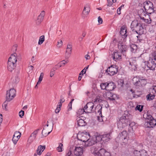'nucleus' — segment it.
Masks as SVG:
<instances>
[{
	"mask_svg": "<svg viewBox=\"0 0 156 156\" xmlns=\"http://www.w3.org/2000/svg\"><path fill=\"white\" fill-rule=\"evenodd\" d=\"M119 67L115 65H111L106 70V72L110 76H112L117 74L118 72Z\"/></svg>",
	"mask_w": 156,
	"mask_h": 156,
	"instance_id": "423d86ee",
	"label": "nucleus"
},
{
	"mask_svg": "<svg viewBox=\"0 0 156 156\" xmlns=\"http://www.w3.org/2000/svg\"><path fill=\"white\" fill-rule=\"evenodd\" d=\"M90 11V8L88 5H87L84 8L82 12V15L84 16H86L88 15Z\"/></svg>",
	"mask_w": 156,
	"mask_h": 156,
	"instance_id": "393cba45",
	"label": "nucleus"
},
{
	"mask_svg": "<svg viewBox=\"0 0 156 156\" xmlns=\"http://www.w3.org/2000/svg\"><path fill=\"white\" fill-rule=\"evenodd\" d=\"M139 22L138 20H134L132 21L130 25L131 29L133 32H135L136 29H137V26L139 25Z\"/></svg>",
	"mask_w": 156,
	"mask_h": 156,
	"instance_id": "2eb2a0df",
	"label": "nucleus"
},
{
	"mask_svg": "<svg viewBox=\"0 0 156 156\" xmlns=\"http://www.w3.org/2000/svg\"><path fill=\"white\" fill-rule=\"evenodd\" d=\"M62 66V65H61L59 63H58L53 68L55 70H56Z\"/></svg>",
	"mask_w": 156,
	"mask_h": 156,
	"instance_id": "09e8293b",
	"label": "nucleus"
},
{
	"mask_svg": "<svg viewBox=\"0 0 156 156\" xmlns=\"http://www.w3.org/2000/svg\"><path fill=\"white\" fill-rule=\"evenodd\" d=\"M86 32L85 31H83V32L82 36L83 37H80L79 38V41H82L83 38L86 35Z\"/></svg>",
	"mask_w": 156,
	"mask_h": 156,
	"instance_id": "a18cd8bd",
	"label": "nucleus"
},
{
	"mask_svg": "<svg viewBox=\"0 0 156 156\" xmlns=\"http://www.w3.org/2000/svg\"><path fill=\"white\" fill-rule=\"evenodd\" d=\"M44 41V36L42 35L40 37L38 42V44L41 45L42 44Z\"/></svg>",
	"mask_w": 156,
	"mask_h": 156,
	"instance_id": "c9c22d12",
	"label": "nucleus"
},
{
	"mask_svg": "<svg viewBox=\"0 0 156 156\" xmlns=\"http://www.w3.org/2000/svg\"><path fill=\"white\" fill-rule=\"evenodd\" d=\"M130 47L131 52L135 53L137 49V46L135 44H132L130 45Z\"/></svg>",
	"mask_w": 156,
	"mask_h": 156,
	"instance_id": "7c9ffc66",
	"label": "nucleus"
},
{
	"mask_svg": "<svg viewBox=\"0 0 156 156\" xmlns=\"http://www.w3.org/2000/svg\"><path fill=\"white\" fill-rule=\"evenodd\" d=\"M128 133L126 131H123L119 134L120 140L122 141V145H126L128 144V140L129 139L128 136Z\"/></svg>",
	"mask_w": 156,
	"mask_h": 156,
	"instance_id": "39448f33",
	"label": "nucleus"
},
{
	"mask_svg": "<svg viewBox=\"0 0 156 156\" xmlns=\"http://www.w3.org/2000/svg\"><path fill=\"white\" fill-rule=\"evenodd\" d=\"M102 100L98 98L97 97L94 99V102H101Z\"/></svg>",
	"mask_w": 156,
	"mask_h": 156,
	"instance_id": "603ef678",
	"label": "nucleus"
},
{
	"mask_svg": "<svg viewBox=\"0 0 156 156\" xmlns=\"http://www.w3.org/2000/svg\"><path fill=\"white\" fill-rule=\"evenodd\" d=\"M77 122L78 126H85L87 124L86 122L84 120L81 119L78 120Z\"/></svg>",
	"mask_w": 156,
	"mask_h": 156,
	"instance_id": "c756f323",
	"label": "nucleus"
},
{
	"mask_svg": "<svg viewBox=\"0 0 156 156\" xmlns=\"http://www.w3.org/2000/svg\"><path fill=\"white\" fill-rule=\"evenodd\" d=\"M47 129H45L44 128H43V129L42 131L41 134L43 137H45L48 136L51 131V130L50 131H48Z\"/></svg>",
	"mask_w": 156,
	"mask_h": 156,
	"instance_id": "2f4dec72",
	"label": "nucleus"
},
{
	"mask_svg": "<svg viewBox=\"0 0 156 156\" xmlns=\"http://www.w3.org/2000/svg\"><path fill=\"white\" fill-rule=\"evenodd\" d=\"M143 107V105H137L135 108V109L136 110H138L140 112L142 111Z\"/></svg>",
	"mask_w": 156,
	"mask_h": 156,
	"instance_id": "e433bc0d",
	"label": "nucleus"
},
{
	"mask_svg": "<svg viewBox=\"0 0 156 156\" xmlns=\"http://www.w3.org/2000/svg\"><path fill=\"white\" fill-rule=\"evenodd\" d=\"M144 21L145 23H147L148 24L151 23V20H149V19H145V20H144Z\"/></svg>",
	"mask_w": 156,
	"mask_h": 156,
	"instance_id": "0e129e2a",
	"label": "nucleus"
},
{
	"mask_svg": "<svg viewBox=\"0 0 156 156\" xmlns=\"http://www.w3.org/2000/svg\"><path fill=\"white\" fill-rule=\"evenodd\" d=\"M151 94V93L147 95L146 98L147 101H150L154 99H156V95H155V94Z\"/></svg>",
	"mask_w": 156,
	"mask_h": 156,
	"instance_id": "cd10ccee",
	"label": "nucleus"
},
{
	"mask_svg": "<svg viewBox=\"0 0 156 156\" xmlns=\"http://www.w3.org/2000/svg\"><path fill=\"white\" fill-rule=\"evenodd\" d=\"M72 154L71 152L70 151H69L68 153L66 154V156H71Z\"/></svg>",
	"mask_w": 156,
	"mask_h": 156,
	"instance_id": "774afa93",
	"label": "nucleus"
},
{
	"mask_svg": "<svg viewBox=\"0 0 156 156\" xmlns=\"http://www.w3.org/2000/svg\"><path fill=\"white\" fill-rule=\"evenodd\" d=\"M118 47L121 53L125 52L127 50V46L124 44L123 43H119L118 44Z\"/></svg>",
	"mask_w": 156,
	"mask_h": 156,
	"instance_id": "dca6fc26",
	"label": "nucleus"
},
{
	"mask_svg": "<svg viewBox=\"0 0 156 156\" xmlns=\"http://www.w3.org/2000/svg\"><path fill=\"white\" fill-rule=\"evenodd\" d=\"M16 65V64L11 63L10 62H8V69L9 71L12 72L15 68Z\"/></svg>",
	"mask_w": 156,
	"mask_h": 156,
	"instance_id": "b1692460",
	"label": "nucleus"
},
{
	"mask_svg": "<svg viewBox=\"0 0 156 156\" xmlns=\"http://www.w3.org/2000/svg\"><path fill=\"white\" fill-rule=\"evenodd\" d=\"M132 116L128 112H125L121 116L117 118V124L118 128L123 129L127 127L131 121Z\"/></svg>",
	"mask_w": 156,
	"mask_h": 156,
	"instance_id": "f03ea898",
	"label": "nucleus"
},
{
	"mask_svg": "<svg viewBox=\"0 0 156 156\" xmlns=\"http://www.w3.org/2000/svg\"><path fill=\"white\" fill-rule=\"evenodd\" d=\"M74 101V99H72L71 100L70 102H69V105H68V106L69 107V108H68L69 110H71L72 109V105L73 101Z\"/></svg>",
	"mask_w": 156,
	"mask_h": 156,
	"instance_id": "8fccbe9b",
	"label": "nucleus"
},
{
	"mask_svg": "<svg viewBox=\"0 0 156 156\" xmlns=\"http://www.w3.org/2000/svg\"><path fill=\"white\" fill-rule=\"evenodd\" d=\"M42 128H40L39 129H37L33 133L36 136L37 134V133L38 131L40 130V129H41Z\"/></svg>",
	"mask_w": 156,
	"mask_h": 156,
	"instance_id": "680f3d73",
	"label": "nucleus"
},
{
	"mask_svg": "<svg viewBox=\"0 0 156 156\" xmlns=\"http://www.w3.org/2000/svg\"><path fill=\"white\" fill-rule=\"evenodd\" d=\"M126 26L125 25L122 26L120 28V34L122 36H123L124 38L127 37V31L126 29Z\"/></svg>",
	"mask_w": 156,
	"mask_h": 156,
	"instance_id": "aec40b11",
	"label": "nucleus"
},
{
	"mask_svg": "<svg viewBox=\"0 0 156 156\" xmlns=\"http://www.w3.org/2000/svg\"><path fill=\"white\" fill-rule=\"evenodd\" d=\"M97 137H93L91 139H86L85 140L83 139H81V140L84 142L85 143V145L87 146H90L94 144L97 142L96 141Z\"/></svg>",
	"mask_w": 156,
	"mask_h": 156,
	"instance_id": "6e6552de",
	"label": "nucleus"
},
{
	"mask_svg": "<svg viewBox=\"0 0 156 156\" xmlns=\"http://www.w3.org/2000/svg\"><path fill=\"white\" fill-rule=\"evenodd\" d=\"M85 110H84V108H83V109L81 108L79 109L76 112V114L78 115H80L83 114L84 112H85L86 113V111Z\"/></svg>",
	"mask_w": 156,
	"mask_h": 156,
	"instance_id": "f704fd0d",
	"label": "nucleus"
},
{
	"mask_svg": "<svg viewBox=\"0 0 156 156\" xmlns=\"http://www.w3.org/2000/svg\"><path fill=\"white\" fill-rule=\"evenodd\" d=\"M116 0H107L108 2V4L107 5L109 6H111L113 4V3L115 2Z\"/></svg>",
	"mask_w": 156,
	"mask_h": 156,
	"instance_id": "58836bf2",
	"label": "nucleus"
},
{
	"mask_svg": "<svg viewBox=\"0 0 156 156\" xmlns=\"http://www.w3.org/2000/svg\"><path fill=\"white\" fill-rule=\"evenodd\" d=\"M45 148V145L42 146L40 145L38 146L37 149L36 151V152L37 154L39 155H40Z\"/></svg>",
	"mask_w": 156,
	"mask_h": 156,
	"instance_id": "bb28decb",
	"label": "nucleus"
},
{
	"mask_svg": "<svg viewBox=\"0 0 156 156\" xmlns=\"http://www.w3.org/2000/svg\"><path fill=\"white\" fill-rule=\"evenodd\" d=\"M98 21L99 23L102 24V23L103 20L102 18H101L100 16H99L98 18Z\"/></svg>",
	"mask_w": 156,
	"mask_h": 156,
	"instance_id": "052dcab7",
	"label": "nucleus"
},
{
	"mask_svg": "<svg viewBox=\"0 0 156 156\" xmlns=\"http://www.w3.org/2000/svg\"><path fill=\"white\" fill-rule=\"evenodd\" d=\"M8 102L6 100L2 104V107L4 109H5L6 110L7 109V107Z\"/></svg>",
	"mask_w": 156,
	"mask_h": 156,
	"instance_id": "37998d69",
	"label": "nucleus"
},
{
	"mask_svg": "<svg viewBox=\"0 0 156 156\" xmlns=\"http://www.w3.org/2000/svg\"><path fill=\"white\" fill-rule=\"evenodd\" d=\"M44 75V74L43 73H41L38 80H39V81H42L43 78V77Z\"/></svg>",
	"mask_w": 156,
	"mask_h": 156,
	"instance_id": "13d9d810",
	"label": "nucleus"
},
{
	"mask_svg": "<svg viewBox=\"0 0 156 156\" xmlns=\"http://www.w3.org/2000/svg\"><path fill=\"white\" fill-rule=\"evenodd\" d=\"M139 79L142 87L144 86L147 83V79L144 78L143 77H141L140 76H139Z\"/></svg>",
	"mask_w": 156,
	"mask_h": 156,
	"instance_id": "c85d7f7f",
	"label": "nucleus"
},
{
	"mask_svg": "<svg viewBox=\"0 0 156 156\" xmlns=\"http://www.w3.org/2000/svg\"><path fill=\"white\" fill-rule=\"evenodd\" d=\"M21 135V133L20 132L16 131L14 133L13 136L20 139Z\"/></svg>",
	"mask_w": 156,
	"mask_h": 156,
	"instance_id": "4c0bfd02",
	"label": "nucleus"
},
{
	"mask_svg": "<svg viewBox=\"0 0 156 156\" xmlns=\"http://www.w3.org/2000/svg\"><path fill=\"white\" fill-rule=\"evenodd\" d=\"M36 135L34 134L33 133L31 134L30 137H29L28 141H29L30 140V138L32 137V139H31L32 140H35L36 139Z\"/></svg>",
	"mask_w": 156,
	"mask_h": 156,
	"instance_id": "c03bdc74",
	"label": "nucleus"
},
{
	"mask_svg": "<svg viewBox=\"0 0 156 156\" xmlns=\"http://www.w3.org/2000/svg\"><path fill=\"white\" fill-rule=\"evenodd\" d=\"M57 46L59 48L61 47L62 45V42L61 40L59 42L58 41L57 44Z\"/></svg>",
	"mask_w": 156,
	"mask_h": 156,
	"instance_id": "bf43d9fd",
	"label": "nucleus"
},
{
	"mask_svg": "<svg viewBox=\"0 0 156 156\" xmlns=\"http://www.w3.org/2000/svg\"><path fill=\"white\" fill-rule=\"evenodd\" d=\"M143 5L147 15H151L155 12L156 8L153 3L149 0H146L143 3Z\"/></svg>",
	"mask_w": 156,
	"mask_h": 156,
	"instance_id": "20e7f679",
	"label": "nucleus"
},
{
	"mask_svg": "<svg viewBox=\"0 0 156 156\" xmlns=\"http://www.w3.org/2000/svg\"><path fill=\"white\" fill-rule=\"evenodd\" d=\"M134 156H149L147 152L144 149L140 151L135 150L133 152Z\"/></svg>",
	"mask_w": 156,
	"mask_h": 156,
	"instance_id": "9d476101",
	"label": "nucleus"
},
{
	"mask_svg": "<svg viewBox=\"0 0 156 156\" xmlns=\"http://www.w3.org/2000/svg\"><path fill=\"white\" fill-rule=\"evenodd\" d=\"M17 54L16 53L12 54L9 58L8 62H10L11 63L16 64L17 61L16 57Z\"/></svg>",
	"mask_w": 156,
	"mask_h": 156,
	"instance_id": "a211bd4d",
	"label": "nucleus"
},
{
	"mask_svg": "<svg viewBox=\"0 0 156 156\" xmlns=\"http://www.w3.org/2000/svg\"><path fill=\"white\" fill-rule=\"evenodd\" d=\"M83 147H76L74 150V153L75 155L80 156L83 154Z\"/></svg>",
	"mask_w": 156,
	"mask_h": 156,
	"instance_id": "ddd939ff",
	"label": "nucleus"
},
{
	"mask_svg": "<svg viewBox=\"0 0 156 156\" xmlns=\"http://www.w3.org/2000/svg\"><path fill=\"white\" fill-rule=\"evenodd\" d=\"M113 60L115 61H117L121 59L122 55L120 52L115 50L112 55Z\"/></svg>",
	"mask_w": 156,
	"mask_h": 156,
	"instance_id": "9b49d317",
	"label": "nucleus"
},
{
	"mask_svg": "<svg viewBox=\"0 0 156 156\" xmlns=\"http://www.w3.org/2000/svg\"><path fill=\"white\" fill-rule=\"evenodd\" d=\"M138 13L139 15H143L144 16H146V14L145 10H144L143 9H141L138 10Z\"/></svg>",
	"mask_w": 156,
	"mask_h": 156,
	"instance_id": "72a5a7b5",
	"label": "nucleus"
},
{
	"mask_svg": "<svg viewBox=\"0 0 156 156\" xmlns=\"http://www.w3.org/2000/svg\"><path fill=\"white\" fill-rule=\"evenodd\" d=\"M107 83H101L100 84V87L101 89L102 90L105 89H107Z\"/></svg>",
	"mask_w": 156,
	"mask_h": 156,
	"instance_id": "ea45409f",
	"label": "nucleus"
},
{
	"mask_svg": "<svg viewBox=\"0 0 156 156\" xmlns=\"http://www.w3.org/2000/svg\"><path fill=\"white\" fill-rule=\"evenodd\" d=\"M129 91L132 92L133 94V97L134 98L136 97L137 95L135 94V90L131 89Z\"/></svg>",
	"mask_w": 156,
	"mask_h": 156,
	"instance_id": "4d7b16f0",
	"label": "nucleus"
},
{
	"mask_svg": "<svg viewBox=\"0 0 156 156\" xmlns=\"http://www.w3.org/2000/svg\"><path fill=\"white\" fill-rule=\"evenodd\" d=\"M116 96H114V97H108V99L110 101H112L113 102H114V101L115 100V98L116 97Z\"/></svg>",
	"mask_w": 156,
	"mask_h": 156,
	"instance_id": "6e6d98bb",
	"label": "nucleus"
},
{
	"mask_svg": "<svg viewBox=\"0 0 156 156\" xmlns=\"http://www.w3.org/2000/svg\"><path fill=\"white\" fill-rule=\"evenodd\" d=\"M45 15V12L44 11H41L40 15L38 16L36 23L38 24H40L43 20Z\"/></svg>",
	"mask_w": 156,
	"mask_h": 156,
	"instance_id": "4be33fe9",
	"label": "nucleus"
},
{
	"mask_svg": "<svg viewBox=\"0 0 156 156\" xmlns=\"http://www.w3.org/2000/svg\"><path fill=\"white\" fill-rule=\"evenodd\" d=\"M16 90L14 88L10 89L9 91H7L6 99L7 101H10L16 95Z\"/></svg>",
	"mask_w": 156,
	"mask_h": 156,
	"instance_id": "0eeeda50",
	"label": "nucleus"
},
{
	"mask_svg": "<svg viewBox=\"0 0 156 156\" xmlns=\"http://www.w3.org/2000/svg\"><path fill=\"white\" fill-rule=\"evenodd\" d=\"M143 117L145 119L144 124L146 128H153L156 125V120L148 112L143 115Z\"/></svg>",
	"mask_w": 156,
	"mask_h": 156,
	"instance_id": "7ed1b4c3",
	"label": "nucleus"
},
{
	"mask_svg": "<svg viewBox=\"0 0 156 156\" xmlns=\"http://www.w3.org/2000/svg\"><path fill=\"white\" fill-rule=\"evenodd\" d=\"M146 65L149 69L154 70L156 67V61L154 59H154L149 60L148 61Z\"/></svg>",
	"mask_w": 156,
	"mask_h": 156,
	"instance_id": "1a4fd4ad",
	"label": "nucleus"
},
{
	"mask_svg": "<svg viewBox=\"0 0 156 156\" xmlns=\"http://www.w3.org/2000/svg\"><path fill=\"white\" fill-rule=\"evenodd\" d=\"M56 70H55L53 68L51 69V71L50 73V76L51 77H52L54 75L55 72Z\"/></svg>",
	"mask_w": 156,
	"mask_h": 156,
	"instance_id": "864d4df0",
	"label": "nucleus"
},
{
	"mask_svg": "<svg viewBox=\"0 0 156 156\" xmlns=\"http://www.w3.org/2000/svg\"><path fill=\"white\" fill-rule=\"evenodd\" d=\"M3 120L2 115V114H0V126Z\"/></svg>",
	"mask_w": 156,
	"mask_h": 156,
	"instance_id": "338daca9",
	"label": "nucleus"
},
{
	"mask_svg": "<svg viewBox=\"0 0 156 156\" xmlns=\"http://www.w3.org/2000/svg\"><path fill=\"white\" fill-rule=\"evenodd\" d=\"M124 5L122 4L120 7L118 8L117 11V13L118 14L120 15L121 14V10L122 8V7H124Z\"/></svg>",
	"mask_w": 156,
	"mask_h": 156,
	"instance_id": "de8ad7c7",
	"label": "nucleus"
},
{
	"mask_svg": "<svg viewBox=\"0 0 156 156\" xmlns=\"http://www.w3.org/2000/svg\"><path fill=\"white\" fill-rule=\"evenodd\" d=\"M61 110V108L59 107H57V108L55 110V112L56 113H58Z\"/></svg>",
	"mask_w": 156,
	"mask_h": 156,
	"instance_id": "69168bd1",
	"label": "nucleus"
},
{
	"mask_svg": "<svg viewBox=\"0 0 156 156\" xmlns=\"http://www.w3.org/2000/svg\"><path fill=\"white\" fill-rule=\"evenodd\" d=\"M139 80V76H136L133 77L132 79L133 83L136 87H142Z\"/></svg>",
	"mask_w": 156,
	"mask_h": 156,
	"instance_id": "4468645a",
	"label": "nucleus"
},
{
	"mask_svg": "<svg viewBox=\"0 0 156 156\" xmlns=\"http://www.w3.org/2000/svg\"><path fill=\"white\" fill-rule=\"evenodd\" d=\"M136 123L134 122H131L129 123V127H130L131 129H128V132H131L132 131H133V127L135 125Z\"/></svg>",
	"mask_w": 156,
	"mask_h": 156,
	"instance_id": "473e14b6",
	"label": "nucleus"
},
{
	"mask_svg": "<svg viewBox=\"0 0 156 156\" xmlns=\"http://www.w3.org/2000/svg\"><path fill=\"white\" fill-rule=\"evenodd\" d=\"M72 45L70 44H69L67 45L66 50V58H68L70 56L72 51Z\"/></svg>",
	"mask_w": 156,
	"mask_h": 156,
	"instance_id": "f8f14e48",
	"label": "nucleus"
},
{
	"mask_svg": "<svg viewBox=\"0 0 156 156\" xmlns=\"http://www.w3.org/2000/svg\"><path fill=\"white\" fill-rule=\"evenodd\" d=\"M24 111L23 110H21L20 111L19 113L20 117L21 118H22L24 115Z\"/></svg>",
	"mask_w": 156,
	"mask_h": 156,
	"instance_id": "5fc2aeb1",
	"label": "nucleus"
},
{
	"mask_svg": "<svg viewBox=\"0 0 156 156\" xmlns=\"http://www.w3.org/2000/svg\"><path fill=\"white\" fill-rule=\"evenodd\" d=\"M99 150L98 148L95 146L92 147L90 148L91 153L95 156H97L98 155Z\"/></svg>",
	"mask_w": 156,
	"mask_h": 156,
	"instance_id": "a878e982",
	"label": "nucleus"
},
{
	"mask_svg": "<svg viewBox=\"0 0 156 156\" xmlns=\"http://www.w3.org/2000/svg\"><path fill=\"white\" fill-rule=\"evenodd\" d=\"M111 139V136L110 134L107 133L103 134L101 139V140L104 142H108Z\"/></svg>",
	"mask_w": 156,
	"mask_h": 156,
	"instance_id": "5701e85b",
	"label": "nucleus"
},
{
	"mask_svg": "<svg viewBox=\"0 0 156 156\" xmlns=\"http://www.w3.org/2000/svg\"><path fill=\"white\" fill-rule=\"evenodd\" d=\"M107 95H108V96H109V97H114V96H116V94H114L112 92H108L107 93Z\"/></svg>",
	"mask_w": 156,
	"mask_h": 156,
	"instance_id": "3c124183",
	"label": "nucleus"
},
{
	"mask_svg": "<svg viewBox=\"0 0 156 156\" xmlns=\"http://www.w3.org/2000/svg\"><path fill=\"white\" fill-rule=\"evenodd\" d=\"M85 68H84L83 69L80 73L78 79L79 81H80L81 80L82 76L83 75V74H84V70H85Z\"/></svg>",
	"mask_w": 156,
	"mask_h": 156,
	"instance_id": "a19ab883",
	"label": "nucleus"
},
{
	"mask_svg": "<svg viewBox=\"0 0 156 156\" xmlns=\"http://www.w3.org/2000/svg\"><path fill=\"white\" fill-rule=\"evenodd\" d=\"M97 156H108L109 152L104 148H101L99 150Z\"/></svg>",
	"mask_w": 156,
	"mask_h": 156,
	"instance_id": "6ab92c4d",
	"label": "nucleus"
},
{
	"mask_svg": "<svg viewBox=\"0 0 156 156\" xmlns=\"http://www.w3.org/2000/svg\"><path fill=\"white\" fill-rule=\"evenodd\" d=\"M137 27V28L138 29H136L135 32L140 35L143 34L144 28L143 27L142 24L139 23V25H138Z\"/></svg>",
	"mask_w": 156,
	"mask_h": 156,
	"instance_id": "412c9836",
	"label": "nucleus"
},
{
	"mask_svg": "<svg viewBox=\"0 0 156 156\" xmlns=\"http://www.w3.org/2000/svg\"><path fill=\"white\" fill-rule=\"evenodd\" d=\"M116 87L115 83L112 82H110L107 83V89L106 90L109 91L113 90Z\"/></svg>",
	"mask_w": 156,
	"mask_h": 156,
	"instance_id": "f3484780",
	"label": "nucleus"
},
{
	"mask_svg": "<svg viewBox=\"0 0 156 156\" xmlns=\"http://www.w3.org/2000/svg\"><path fill=\"white\" fill-rule=\"evenodd\" d=\"M19 138H18L17 137H15V136H13V137L12 139V140L14 144H16L17 143V141L19 140Z\"/></svg>",
	"mask_w": 156,
	"mask_h": 156,
	"instance_id": "49530a36",
	"label": "nucleus"
},
{
	"mask_svg": "<svg viewBox=\"0 0 156 156\" xmlns=\"http://www.w3.org/2000/svg\"><path fill=\"white\" fill-rule=\"evenodd\" d=\"M60 98H61L60 99V102H61L62 103H63L65 101V100L62 95L60 96Z\"/></svg>",
	"mask_w": 156,
	"mask_h": 156,
	"instance_id": "e2e57ef3",
	"label": "nucleus"
},
{
	"mask_svg": "<svg viewBox=\"0 0 156 156\" xmlns=\"http://www.w3.org/2000/svg\"><path fill=\"white\" fill-rule=\"evenodd\" d=\"M94 104L92 102H89L84 107V110H85L86 113H91L96 112L97 111L98 113H99V116L97 117L98 119L100 122H103L104 121V118L105 117L103 116L102 114V107L100 105H98L94 109Z\"/></svg>",
	"mask_w": 156,
	"mask_h": 156,
	"instance_id": "f257e3e1",
	"label": "nucleus"
},
{
	"mask_svg": "<svg viewBox=\"0 0 156 156\" xmlns=\"http://www.w3.org/2000/svg\"><path fill=\"white\" fill-rule=\"evenodd\" d=\"M63 144L62 143H60L59 144V147H57V150L58 152H61L62 151Z\"/></svg>",
	"mask_w": 156,
	"mask_h": 156,
	"instance_id": "79ce46f5",
	"label": "nucleus"
}]
</instances>
